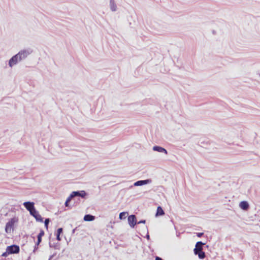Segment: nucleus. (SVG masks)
Masks as SVG:
<instances>
[{
    "instance_id": "nucleus-1",
    "label": "nucleus",
    "mask_w": 260,
    "mask_h": 260,
    "mask_svg": "<svg viewBox=\"0 0 260 260\" xmlns=\"http://www.w3.org/2000/svg\"><path fill=\"white\" fill-rule=\"evenodd\" d=\"M32 52V49L25 48L20 50L16 54L13 56L9 60L8 64L10 68H13L18 62L25 59Z\"/></svg>"
},
{
    "instance_id": "nucleus-2",
    "label": "nucleus",
    "mask_w": 260,
    "mask_h": 260,
    "mask_svg": "<svg viewBox=\"0 0 260 260\" xmlns=\"http://www.w3.org/2000/svg\"><path fill=\"white\" fill-rule=\"evenodd\" d=\"M205 245V243L202 241H198L196 243L195 248L193 249V252L195 255H198L200 259H204L206 254L203 251V246Z\"/></svg>"
},
{
    "instance_id": "nucleus-3",
    "label": "nucleus",
    "mask_w": 260,
    "mask_h": 260,
    "mask_svg": "<svg viewBox=\"0 0 260 260\" xmlns=\"http://www.w3.org/2000/svg\"><path fill=\"white\" fill-rule=\"evenodd\" d=\"M17 221L16 218H11L7 223L5 227V231L7 233H10L13 230L14 223Z\"/></svg>"
},
{
    "instance_id": "nucleus-4",
    "label": "nucleus",
    "mask_w": 260,
    "mask_h": 260,
    "mask_svg": "<svg viewBox=\"0 0 260 260\" xmlns=\"http://www.w3.org/2000/svg\"><path fill=\"white\" fill-rule=\"evenodd\" d=\"M6 249L8 250V253H9L10 254L18 253L20 251L19 246L15 244L8 246Z\"/></svg>"
},
{
    "instance_id": "nucleus-5",
    "label": "nucleus",
    "mask_w": 260,
    "mask_h": 260,
    "mask_svg": "<svg viewBox=\"0 0 260 260\" xmlns=\"http://www.w3.org/2000/svg\"><path fill=\"white\" fill-rule=\"evenodd\" d=\"M127 220L129 226L132 228H134L137 224L136 216L135 215L132 214L129 216Z\"/></svg>"
},
{
    "instance_id": "nucleus-6",
    "label": "nucleus",
    "mask_w": 260,
    "mask_h": 260,
    "mask_svg": "<svg viewBox=\"0 0 260 260\" xmlns=\"http://www.w3.org/2000/svg\"><path fill=\"white\" fill-rule=\"evenodd\" d=\"M86 192L84 190L73 191L71 194V197L73 198L76 197H80L82 198H85Z\"/></svg>"
},
{
    "instance_id": "nucleus-7",
    "label": "nucleus",
    "mask_w": 260,
    "mask_h": 260,
    "mask_svg": "<svg viewBox=\"0 0 260 260\" xmlns=\"http://www.w3.org/2000/svg\"><path fill=\"white\" fill-rule=\"evenodd\" d=\"M23 206L29 212H32L33 210H35V208L34 206V203L31 202H25L23 204Z\"/></svg>"
},
{
    "instance_id": "nucleus-8",
    "label": "nucleus",
    "mask_w": 260,
    "mask_h": 260,
    "mask_svg": "<svg viewBox=\"0 0 260 260\" xmlns=\"http://www.w3.org/2000/svg\"><path fill=\"white\" fill-rule=\"evenodd\" d=\"M152 180L150 179H148L146 180H139L135 182L134 184V185L135 186H140L144 185H146L149 183H151Z\"/></svg>"
},
{
    "instance_id": "nucleus-9",
    "label": "nucleus",
    "mask_w": 260,
    "mask_h": 260,
    "mask_svg": "<svg viewBox=\"0 0 260 260\" xmlns=\"http://www.w3.org/2000/svg\"><path fill=\"white\" fill-rule=\"evenodd\" d=\"M31 216H32L37 221L43 222V218L39 214V212L35 209L33 210L32 212H30V214Z\"/></svg>"
},
{
    "instance_id": "nucleus-10",
    "label": "nucleus",
    "mask_w": 260,
    "mask_h": 260,
    "mask_svg": "<svg viewBox=\"0 0 260 260\" xmlns=\"http://www.w3.org/2000/svg\"><path fill=\"white\" fill-rule=\"evenodd\" d=\"M153 150L155 151H157L159 152L164 153L166 154H168V151L164 148L159 146H155L153 147Z\"/></svg>"
},
{
    "instance_id": "nucleus-11",
    "label": "nucleus",
    "mask_w": 260,
    "mask_h": 260,
    "mask_svg": "<svg viewBox=\"0 0 260 260\" xmlns=\"http://www.w3.org/2000/svg\"><path fill=\"white\" fill-rule=\"evenodd\" d=\"M239 207L243 210H247L249 207V205L247 201H244L240 203Z\"/></svg>"
},
{
    "instance_id": "nucleus-12",
    "label": "nucleus",
    "mask_w": 260,
    "mask_h": 260,
    "mask_svg": "<svg viewBox=\"0 0 260 260\" xmlns=\"http://www.w3.org/2000/svg\"><path fill=\"white\" fill-rule=\"evenodd\" d=\"M83 219L86 221H91L94 220L95 216L91 214H86L84 216Z\"/></svg>"
},
{
    "instance_id": "nucleus-13",
    "label": "nucleus",
    "mask_w": 260,
    "mask_h": 260,
    "mask_svg": "<svg viewBox=\"0 0 260 260\" xmlns=\"http://www.w3.org/2000/svg\"><path fill=\"white\" fill-rule=\"evenodd\" d=\"M165 214V212L160 206H158L157 208V211L155 214L156 216H161Z\"/></svg>"
},
{
    "instance_id": "nucleus-14",
    "label": "nucleus",
    "mask_w": 260,
    "mask_h": 260,
    "mask_svg": "<svg viewBox=\"0 0 260 260\" xmlns=\"http://www.w3.org/2000/svg\"><path fill=\"white\" fill-rule=\"evenodd\" d=\"M110 6L111 11L113 12L116 11L117 6L115 4L114 0H110Z\"/></svg>"
},
{
    "instance_id": "nucleus-15",
    "label": "nucleus",
    "mask_w": 260,
    "mask_h": 260,
    "mask_svg": "<svg viewBox=\"0 0 260 260\" xmlns=\"http://www.w3.org/2000/svg\"><path fill=\"white\" fill-rule=\"evenodd\" d=\"M127 214V212H122L119 214V218L120 219H124L126 218V215Z\"/></svg>"
},
{
    "instance_id": "nucleus-16",
    "label": "nucleus",
    "mask_w": 260,
    "mask_h": 260,
    "mask_svg": "<svg viewBox=\"0 0 260 260\" xmlns=\"http://www.w3.org/2000/svg\"><path fill=\"white\" fill-rule=\"evenodd\" d=\"M44 235V232L43 230H41L40 233L37 236V239L39 240V241L41 240L42 241V237Z\"/></svg>"
},
{
    "instance_id": "nucleus-17",
    "label": "nucleus",
    "mask_w": 260,
    "mask_h": 260,
    "mask_svg": "<svg viewBox=\"0 0 260 260\" xmlns=\"http://www.w3.org/2000/svg\"><path fill=\"white\" fill-rule=\"evenodd\" d=\"M73 198V197H71V195L68 198L64 204L66 207H69V203Z\"/></svg>"
},
{
    "instance_id": "nucleus-18",
    "label": "nucleus",
    "mask_w": 260,
    "mask_h": 260,
    "mask_svg": "<svg viewBox=\"0 0 260 260\" xmlns=\"http://www.w3.org/2000/svg\"><path fill=\"white\" fill-rule=\"evenodd\" d=\"M50 222V219L49 218H46L45 220V221H44V224H45V227L47 229L48 228V224Z\"/></svg>"
},
{
    "instance_id": "nucleus-19",
    "label": "nucleus",
    "mask_w": 260,
    "mask_h": 260,
    "mask_svg": "<svg viewBox=\"0 0 260 260\" xmlns=\"http://www.w3.org/2000/svg\"><path fill=\"white\" fill-rule=\"evenodd\" d=\"M63 229L61 228H58L57 230V234L60 235L62 233Z\"/></svg>"
},
{
    "instance_id": "nucleus-20",
    "label": "nucleus",
    "mask_w": 260,
    "mask_h": 260,
    "mask_svg": "<svg viewBox=\"0 0 260 260\" xmlns=\"http://www.w3.org/2000/svg\"><path fill=\"white\" fill-rule=\"evenodd\" d=\"M9 254L10 253H8V250L6 249V251L2 254V256L3 257H7Z\"/></svg>"
},
{
    "instance_id": "nucleus-21",
    "label": "nucleus",
    "mask_w": 260,
    "mask_h": 260,
    "mask_svg": "<svg viewBox=\"0 0 260 260\" xmlns=\"http://www.w3.org/2000/svg\"><path fill=\"white\" fill-rule=\"evenodd\" d=\"M204 235L203 233H198L197 235L198 237H201Z\"/></svg>"
},
{
    "instance_id": "nucleus-22",
    "label": "nucleus",
    "mask_w": 260,
    "mask_h": 260,
    "mask_svg": "<svg viewBox=\"0 0 260 260\" xmlns=\"http://www.w3.org/2000/svg\"><path fill=\"white\" fill-rule=\"evenodd\" d=\"M145 222H146L145 220H141L139 221V222H138L137 223L138 224L145 223Z\"/></svg>"
},
{
    "instance_id": "nucleus-23",
    "label": "nucleus",
    "mask_w": 260,
    "mask_h": 260,
    "mask_svg": "<svg viewBox=\"0 0 260 260\" xmlns=\"http://www.w3.org/2000/svg\"><path fill=\"white\" fill-rule=\"evenodd\" d=\"M56 239H57L58 241H60V240H61V238L60 237V235H56Z\"/></svg>"
},
{
    "instance_id": "nucleus-24",
    "label": "nucleus",
    "mask_w": 260,
    "mask_h": 260,
    "mask_svg": "<svg viewBox=\"0 0 260 260\" xmlns=\"http://www.w3.org/2000/svg\"><path fill=\"white\" fill-rule=\"evenodd\" d=\"M41 241H41V240L39 241V240L37 239V242L36 243L35 245L38 246L40 244V243H41Z\"/></svg>"
},
{
    "instance_id": "nucleus-25",
    "label": "nucleus",
    "mask_w": 260,
    "mask_h": 260,
    "mask_svg": "<svg viewBox=\"0 0 260 260\" xmlns=\"http://www.w3.org/2000/svg\"><path fill=\"white\" fill-rule=\"evenodd\" d=\"M155 260H163V259L160 257L156 256Z\"/></svg>"
},
{
    "instance_id": "nucleus-26",
    "label": "nucleus",
    "mask_w": 260,
    "mask_h": 260,
    "mask_svg": "<svg viewBox=\"0 0 260 260\" xmlns=\"http://www.w3.org/2000/svg\"><path fill=\"white\" fill-rule=\"evenodd\" d=\"M146 238L149 240L150 239V236H149V235L148 234V232L147 231V234L146 235Z\"/></svg>"
},
{
    "instance_id": "nucleus-27",
    "label": "nucleus",
    "mask_w": 260,
    "mask_h": 260,
    "mask_svg": "<svg viewBox=\"0 0 260 260\" xmlns=\"http://www.w3.org/2000/svg\"><path fill=\"white\" fill-rule=\"evenodd\" d=\"M49 246L50 247H55V245H54V244H52L51 243H49Z\"/></svg>"
},
{
    "instance_id": "nucleus-28",
    "label": "nucleus",
    "mask_w": 260,
    "mask_h": 260,
    "mask_svg": "<svg viewBox=\"0 0 260 260\" xmlns=\"http://www.w3.org/2000/svg\"><path fill=\"white\" fill-rule=\"evenodd\" d=\"M38 246H36V245L35 246L34 252H35L38 249Z\"/></svg>"
},
{
    "instance_id": "nucleus-29",
    "label": "nucleus",
    "mask_w": 260,
    "mask_h": 260,
    "mask_svg": "<svg viewBox=\"0 0 260 260\" xmlns=\"http://www.w3.org/2000/svg\"><path fill=\"white\" fill-rule=\"evenodd\" d=\"M53 255H51V256H50V258H49V260H50V259L53 257Z\"/></svg>"
},
{
    "instance_id": "nucleus-30",
    "label": "nucleus",
    "mask_w": 260,
    "mask_h": 260,
    "mask_svg": "<svg viewBox=\"0 0 260 260\" xmlns=\"http://www.w3.org/2000/svg\"><path fill=\"white\" fill-rule=\"evenodd\" d=\"M75 229H74V230H73V233H74V232H75Z\"/></svg>"
},
{
    "instance_id": "nucleus-31",
    "label": "nucleus",
    "mask_w": 260,
    "mask_h": 260,
    "mask_svg": "<svg viewBox=\"0 0 260 260\" xmlns=\"http://www.w3.org/2000/svg\"><path fill=\"white\" fill-rule=\"evenodd\" d=\"M259 76H260V74H259Z\"/></svg>"
}]
</instances>
